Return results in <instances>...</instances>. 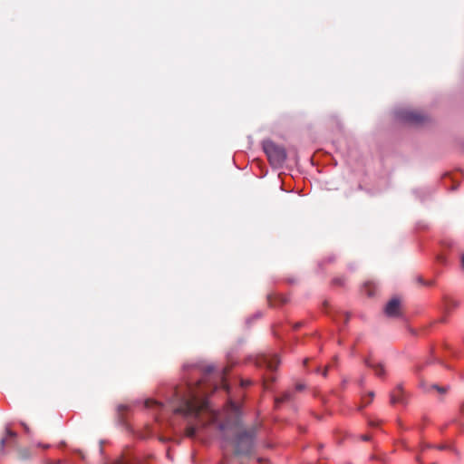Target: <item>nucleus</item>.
I'll return each instance as SVG.
<instances>
[{"mask_svg": "<svg viewBox=\"0 0 464 464\" xmlns=\"http://www.w3.org/2000/svg\"><path fill=\"white\" fill-rule=\"evenodd\" d=\"M214 371L212 365L202 367L198 364L183 366V381L179 385H166L159 389L162 401L147 399L145 408L155 411V419L167 420L172 424L170 417L180 415L187 419H195L205 425L204 415L209 424L217 426L225 440L230 441L237 455H250L255 449L256 428H244L241 422L240 406L229 400L221 413L211 409L208 395V390L214 392L219 386L213 383L209 375Z\"/></svg>", "mask_w": 464, "mask_h": 464, "instance_id": "nucleus-1", "label": "nucleus"}, {"mask_svg": "<svg viewBox=\"0 0 464 464\" xmlns=\"http://www.w3.org/2000/svg\"><path fill=\"white\" fill-rule=\"evenodd\" d=\"M263 150L272 167L281 168L283 166L286 160V151L284 147L276 144L272 140H265Z\"/></svg>", "mask_w": 464, "mask_h": 464, "instance_id": "nucleus-2", "label": "nucleus"}, {"mask_svg": "<svg viewBox=\"0 0 464 464\" xmlns=\"http://www.w3.org/2000/svg\"><path fill=\"white\" fill-rule=\"evenodd\" d=\"M394 115L399 121L411 125L420 124L426 120V116L423 113L406 108L397 109L394 111Z\"/></svg>", "mask_w": 464, "mask_h": 464, "instance_id": "nucleus-3", "label": "nucleus"}, {"mask_svg": "<svg viewBox=\"0 0 464 464\" xmlns=\"http://www.w3.org/2000/svg\"><path fill=\"white\" fill-rule=\"evenodd\" d=\"M280 363L279 356L276 353L261 354L255 359V365L260 369H266L270 372L276 370Z\"/></svg>", "mask_w": 464, "mask_h": 464, "instance_id": "nucleus-4", "label": "nucleus"}, {"mask_svg": "<svg viewBox=\"0 0 464 464\" xmlns=\"http://www.w3.org/2000/svg\"><path fill=\"white\" fill-rule=\"evenodd\" d=\"M384 313L389 317H396L400 314V300L392 298L384 308Z\"/></svg>", "mask_w": 464, "mask_h": 464, "instance_id": "nucleus-5", "label": "nucleus"}, {"mask_svg": "<svg viewBox=\"0 0 464 464\" xmlns=\"http://www.w3.org/2000/svg\"><path fill=\"white\" fill-rule=\"evenodd\" d=\"M364 364L372 369L376 374V376L382 378L385 375V369L381 362H376L372 361L371 358L364 359Z\"/></svg>", "mask_w": 464, "mask_h": 464, "instance_id": "nucleus-6", "label": "nucleus"}, {"mask_svg": "<svg viewBox=\"0 0 464 464\" xmlns=\"http://www.w3.org/2000/svg\"><path fill=\"white\" fill-rule=\"evenodd\" d=\"M420 386L426 392H437L438 393H440L441 395L446 394L450 390L449 385H446V386H440L438 384L427 385L423 382H420Z\"/></svg>", "mask_w": 464, "mask_h": 464, "instance_id": "nucleus-7", "label": "nucleus"}, {"mask_svg": "<svg viewBox=\"0 0 464 464\" xmlns=\"http://www.w3.org/2000/svg\"><path fill=\"white\" fill-rule=\"evenodd\" d=\"M439 362L440 364H441L442 366H444L445 368H447V369H449V370H452V368H451L450 365L446 364V363H445L443 361H441L440 359H439V358H437V357H434V356H433L432 358L428 359V360H427L425 362H423V363H417V364L415 365V367H414V372H415L416 374H419V373L421 372V370L424 368V366H425L426 364H430V363H431V362Z\"/></svg>", "mask_w": 464, "mask_h": 464, "instance_id": "nucleus-8", "label": "nucleus"}, {"mask_svg": "<svg viewBox=\"0 0 464 464\" xmlns=\"http://www.w3.org/2000/svg\"><path fill=\"white\" fill-rule=\"evenodd\" d=\"M459 306V302L450 296L443 297V309L446 313H450Z\"/></svg>", "mask_w": 464, "mask_h": 464, "instance_id": "nucleus-9", "label": "nucleus"}, {"mask_svg": "<svg viewBox=\"0 0 464 464\" xmlns=\"http://www.w3.org/2000/svg\"><path fill=\"white\" fill-rule=\"evenodd\" d=\"M293 398H294L293 392H291V391L284 392L281 396L275 398V405H276V407H279L280 404H282L284 402L290 401L293 400Z\"/></svg>", "mask_w": 464, "mask_h": 464, "instance_id": "nucleus-10", "label": "nucleus"}, {"mask_svg": "<svg viewBox=\"0 0 464 464\" xmlns=\"http://www.w3.org/2000/svg\"><path fill=\"white\" fill-rule=\"evenodd\" d=\"M390 401L392 404L401 403L405 405L407 403L406 394L392 392L390 394Z\"/></svg>", "mask_w": 464, "mask_h": 464, "instance_id": "nucleus-11", "label": "nucleus"}, {"mask_svg": "<svg viewBox=\"0 0 464 464\" xmlns=\"http://www.w3.org/2000/svg\"><path fill=\"white\" fill-rule=\"evenodd\" d=\"M376 285L372 282H367L363 285V292L367 296L372 297L375 295L376 291Z\"/></svg>", "mask_w": 464, "mask_h": 464, "instance_id": "nucleus-12", "label": "nucleus"}, {"mask_svg": "<svg viewBox=\"0 0 464 464\" xmlns=\"http://www.w3.org/2000/svg\"><path fill=\"white\" fill-rule=\"evenodd\" d=\"M227 373V369H223V372H222V376H221V380H220V388L223 389L227 393H229V391H230V386H229V383L226 378V375Z\"/></svg>", "mask_w": 464, "mask_h": 464, "instance_id": "nucleus-13", "label": "nucleus"}, {"mask_svg": "<svg viewBox=\"0 0 464 464\" xmlns=\"http://www.w3.org/2000/svg\"><path fill=\"white\" fill-rule=\"evenodd\" d=\"M414 193L422 200L424 197L431 195L432 190L430 188H423L416 189Z\"/></svg>", "mask_w": 464, "mask_h": 464, "instance_id": "nucleus-14", "label": "nucleus"}, {"mask_svg": "<svg viewBox=\"0 0 464 464\" xmlns=\"http://www.w3.org/2000/svg\"><path fill=\"white\" fill-rule=\"evenodd\" d=\"M337 314H340V316L343 317V324H346L348 323L350 315L347 313L336 312V314L332 315L334 320H335L336 322H339V319L337 318Z\"/></svg>", "mask_w": 464, "mask_h": 464, "instance_id": "nucleus-15", "label": "nucleus"}, {"mask_svg": "<svg viewBox=\"0 0 464 464\" xmlns=\"http://www.w3.org/2000/svg\"><path fill=\"white\" fill-rule=\"evenodd\" d=\"M197 427L196 426H189L188 427V435L190 437H194L197 433Z\"/></svg>", "mask_w": 464, "mask_h": 464, "instance_id": "nucleus-16", "label": "nucleus"}, {"mask_svg": "<svg viewBox=\"0 0 464 464\" xmlns=\"http://www.w3.org/2000/svg\"><path fill=\"white\" fill-rule=\"evenodd\" d=\"M418 282H420L423 285L431 286L433 285V281H425L422 277H418Z\"/></svg>", "mask_w": 464, "mask_h": 464, "instance_id": "nucleus-17", "label": "nucleus"}, {"mask_svg": "<svg viewBox=\"0 0 464 464\" xmlns=\"http://www.w3.org/2000/svg\"><path fill=\"white\" fill-rule=\"evenodd\" d=\"M393 392H395L396 393L399 392V393H401V394H406L404 390H403L402 383L397 384V386L395 387Z\"/></svg>", "mask_w": 464, "mask_h": 464, "instance_id": "nucleus-18", "label": "nucleus"}, {"mask_svg": "<svg viewBox=\"0 0 464 464\" xmlns=\"http://www.w3.org/2000/svg\"><path fill=\"white\" fill-rule=\"evenodd\" d=\"M437 261H438L439 263H440L441 265H446V264H447V259H446V257H445V256H441V255L437 256Z\"/></svg>", "mask_w": 464, "mask_h": 464, "instance_id": "nucleus-19", "label": "nucleus"}, {"mask_svg": "<svg viewBox=\"0 0 464 464\" xmlns=\"http://www.w3.org/2000/svg\"><path fill=\"white\" fill-rule=\"evenodd\" d=\"M6 435L10 438H15L16 433L13 430H11L9 428H6Z\"/></svg>", "mask_w": 464, "mask_h": 464, "instance_id": "nucleus-20", "label": "nucleus"}, {"mask_svg": "<svg viewBox=\"0 0 464 464\" xmlns=\"http://www.w3.org/2000/svg\"><path fill=\"white\" fill-rule=\"evenodd\" d=\"M446 349H447V350H449V351H450L451 355H452L453 357H459V353H458L457 351H455V350L451 349L449 345H446Z\"/></svg>", "mask_w": 464, "mask_h": 464, "instance_id": "nucleus-21", "label": "nucleus"}, {"mask_svg": "<svg viewBox=\"0 0 464 464\" xmlns=\"http://www.w3.org/2000/svg\"><path fill=\"white\" fill-rule=\"evenodd\" d=\"M304 388H305V385L303 383H297L295 385V391H297V392H301V391L304 390Z\"/></svg>", "mask_w": 464, "mask_h": 464, "instance_id": "nucleus-22", "label": "nucleus"}, {"mask_svg": "<svg viewBox=\"0 0 464 464\" xmlns=\"http://www.w3.org/2000/svg\"><path fill=\"white\" fill-rule=\"evenodd\" d=\"M368 397H369V401L366 402V405L369 404L372 401V399L374 397V392H370L368 393Z\"/></svg>", "mask_w": 464, "mask_h": 464, "instance_id": "nucleus-23", "label": "nucleus"}, {"mask_svg": "<svg viewBox=\"0 0 464 464\" xmlns=\"http://www.w3.org/2000/svg\"><path fill=\"white\" fill-rule=\"evenodd\" d=\"M20 454H21V458H23V459H26V458L29 457V454H28L27 450H22L20 452Z\"/></svg>", "mask_w": 464, "mask_h": 464, "instance_id": "nucleus-24", "label": "nucleus"}, {"mask_svg": "<svg viewBox=\"0 0 464 464\" xmlns=\"http://www.w3.org/2000/svg\"><path fill=\"white\" fill-rule=\"evenodd\" d=\"M451 422L458 425L459 427L462 426V423L457 418L453 419Z\"/></svg>", "mask_w": 464, "mask_h": 464, "instance_id": "nucleus-25", "label": "nucleus"}, {"mask_svg": "<svg viewBox=\"0 0 464 464\" xmlns=\"http://www.w3.org/2000/svg\"><path fill=\"white\" fill-rule=\"evenodd\" d=\"M460 266H461L462 271H464V253L462 254V256L460 257Z\"/></svg>", "mask_w": 464, "mask_h": 464, "instance_id": "nucleus-26", "label": "nucleus"}, {"mask_svg": "<svg viewBox=\"0 0 464 464\" xmlns=\"http://www.w3.org/2000/svg\"><path fill=\"white\" fill-rule=\"evenodd\" d=\"M334 283L335 285H343V280H342L341 278H335V279L334 280Z\"/></svg>", "mask_w": 464, "mask_h": 464, "instance_id": "nucleus-27", "label": "nucleus"}, {"mask_svg": "<svg viewBox=\"0 0 464 464\" xmlns=\"http://www.w3.org/2000/svg\"><path fill=\"white\" fill-rule=\"evenodd\" d=\"M361 439L363 440V441H369L371 440V437L369 435H362L361 436Z\"/></svg>", "mask_w": 464, "mask_h": 464, "instance_id": "nucleus-28", "label": "nucleus"}, {"mask_svg": "<svg viewBox=\"0 0 464 464\" xmlns=\"http://www.w3.org/2000/svg\"><path fill=\"white\" fill-rule=\"evenodd\" d=\"M378 424H379L378 421H375V420H370L369 421V425L371 427H376Z\"/></svg>", "mask_w": 464, "mask_h": 464, "instance_id": "nucleus-29", "label": "nucleus"}, {"mask_svg": "<svg viewBox=\"0 0 464 464\" xmlns=\"http://www.w3.org/2000/svg\"><path fill=\"white\" fill-rule=\"evenodd\" d=\"M5 442H6V438H2L1 439V450L4 449Z\"/></svg>", "mask_w": 464, "mask_h": 464, "instance_id": "nucleus-30", "label": "nucleus"}, {"mask_svg": "<svg viewBox=\"0 0 464 464\" xmlns=\"http://www.w3.org/2000/svg\"><path fill=\"white\" fill-rule=\"evenodd\" d=\"M324 305L325 313H327V314H331L332 312L328 309V305H329V304L325 302V303L324 304Z\"/></svg>", "mask_w": 464, "mask_h": 464, "instance_id": "nucleus-31", "label": "nucleus"}, {"mask_svg": "<svg viewBox=\"0 0 464 464\" xmlns=\"http://www.w3.org/2000/svg\"><path fill=\"white\" fill-rule=\"evenodd\" d=\"M329 367H330V366H326V367L324 368V370L323 371L322 374H323V376H324V377H326V376H327V371H328Z\"/></svg>", "mask_w": 464, "mask_h": 464, "instance_id": "nucleus-32", "label": "nucleus"}, {"mask_svg": "<svg viewBox=\"0 0 464 464\" xmlns=\"http://www.w3.org/2000/svg\"><path fill=\"white\" fill-rule=\"evenodd\" d=\"M38 446L42 447L43 449H45V450L50 448L49 444H41V443H39Z\"/></svg>", "mask_w": 464, "mask_h": 464, "instance_id": "nucleus-33", "label": "nucleus"}, {"mask_svg": "<svg viewBox=\"0 0 464 464\" xmlns=\"http://www.w3.org/2000/svg\"><path fill=\"white\" fill-rule=\"evenodd\" d=\"M364 382H365V378H364V377H362V378L359 380V384H360L361 386H363Z\"/></svg>", "mask_w": 464, "mask_h": 464, "instance_id": "nucleus-34", "label": "nucleus"}, {"mask_svg": "<svg viewBox=\"0 0 464 464\" xmlns=\"http://www.w3.org/2000/svg\"><path fill=\"white\" fill-rule=\"evenodd\" d=\"M302 324H303V323H297V324L294 326V328H295V329H297V328L301 327V325H302Z\"/></svg>", "mask_w": 464, "mask_h": 464, "instance_id": "nucleus-35", "label": "nucleus"}, {"mask_svg": "<svg viewBox=\"0 0 464 464\" xmlns=\"http://www.w3.org/2000/svg\"><path fill=\"white\" fill-rule=\"evenodd\" d=\"M460 413L464 415V403L460 407Z\"/></svg>", "mask_w": 464, "mask_h": 464, "instance_id": "nucleus-36", "label": "nucleus"}, {"mask_svg": "<svg viewBox=\"0 0 464 464\" xmlns=\"http://www.w3.org/2000/svg\"><path fill=\"white\" fill-rule=\"evenodd\" d=\"M459 377L461 380H464V373H463V372H459Z\"/></svg>", "mask_w": 464, "mask_h": 464, "instance_id": "nucleus-37", "label": "nucleus"}, {"mask_svg": "<svg viewBox=\"0 0 464 464\" xmlns=\"http://www.w3.org/2000/svg\"><path fill=\"white\" fill-rule=\"evenodd\" d=\"M242 386H246V385H249V382H242L241 383Z\"/></svg>", "mask_w": 464, "mask_h": 464, "instance_id": "nucleus-38", "label": "nucleus"}, {"mask_svg": "<svg viewBox=\"0 0 464 464\" xmlns=\"http://www.w3.org/2000/svg\"><path fill=\"white\" fill-rule=\"evenodd\" d=\"M253 319H254V318H252V317L247 318V319H246V324H250V323H251V321H252Z\"/></svg>", "mask_w": 464, "mask_h": 464, "instance_id": "nucleus-39", "label": "nucleus"}, {"mask_svg": "<svg viewBox=\"0 0 464 464\" xmlns=\"http://www.w3.org/2000/svg\"><path fill=\"white\" fill-rule=\"evenodd\" d=\"M447 447L445 445L439 446L438 449L440 450H445Z\"/></svg>", "mask_w": 464, "mask_h": 464, "instance_id": "nucleus-40", "label": "nucleus"}, {"mask_svg": "<svg viewBox=\"0 0 464 464\" xmlns=\"http://www.w3.org/2000/svg\"><path fill=\"white\" fill-rule=\"evenodd\" d=\"M22 425L24 427L25 430L28 431V427L24 423H22Z\"/></svg>", "mask_w": 464, "mask_h": 464, "instance_id": "nucleus-41", "label": "nucleus"}, {"mask_svg": "<svg viewBox=\"0 0 464 464\" xmlns=\"http://www.w3.org/2000/svg\"><path fill=\"white\" fill-rule=\"evenodd\" d=\"M261 316V314L260 313H257L256 315H255V318H257V317H260Z\"/></svg>", "mask_w": 464, "mask_h": 464, "instance_id": "nucleus-42", "label": "nucleus"}]
</instances>
